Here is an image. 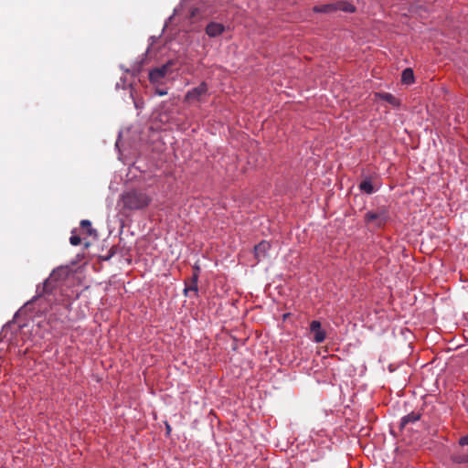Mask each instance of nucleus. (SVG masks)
<instances>
[{
  "mask_svg": "<svg viewBox=\"0 0 468 468\" xmlns=\"http://www.w3.org/2000/svg\"><path fill=\"white\" fill-rule=\"evenodd\" d=\"M152 200V197L141 189H129L124 191L118 200L120 213L129 215L134 211L144 210L150 206Z\"/></svg>",
  "mask_w": 468,
  "mask_h": 468,
  "instance_id": "f257e3e1",
  "label": "nucleus"
},
{
  "mask_svg": "<svg viewBox=\"0 0 468 468\" xmlns=\"http://www.w3.org/2000/svg\"><path fill=\"white\" fill-rule=\"evenodd\" d=\"M388 220V213L385 207L378 208L377 211H367L364 216L366 224H373L377 228H382Z\"/></svg>",
  "mask_w": 468,
  "mask_h": 468,
  "instance_id": "f03ea898",
  "label": "nucleus"
},
{
  "mask_svg": "<svg viewBox=\"0 0 468 468\" xmlns=\"http://www.w3.org/2000/svg\"><path fill=\"white\" fill-rule=\"evenodd\" d=\"M208 87L206 82H201L197 87L190 90L185 96V101H201L203 98L207 94Z\"/></svg>",
  "mask_w": 468,
  "mask_h": 468,
  "instance_id": "7ed1b4c3",
  "label": "nucleus"
},
{
  "mask_svg": "<svg viewBox=\"0 0 468 468\" xmlns=\"http://www.w3.org/2000/svg\"><path fill=\"white\" fill-rule=\"evenodd\" d=\"M70 274L71 269L69 266H59L57 269L53 270V271L51 272L48 279V282L50 283L61 282L66 281Z\"/></svg>",
  "mask_w": 468,
  "mask_h": 468,
  "instance_id": "20e7f679",
  "label": "nucleus"
},
{
  "mask_svg": "<svg viewBox=\"0 0 468 468\" xmlns=\"http://www.w3.org/2000/svg\"><path fill=\"white\" fill-rule=\"evenodd\" d=\"M271 248V242L265 239L255 245L253 249L255 262L259 263L262 259L266 258Z\"/></svg>",
  "mask_w": 468,
  "mask_h": 468,
  "instance_id": "39448f33",
  "label": "nucleus"
},
{
  "mask_svg": "<svg viewBox=\"0 0 468 468\" xmlns=\"http://www.w3.org/2000/svg\"><path fill=\"white\" fill-rule=\"evenodd\" d=\"M310 333L313 335V340L315 343H322L326 338V332L322 328L319 321L314 320L310 323Z\"/></svg>",
  "mask_w": 468,
  "mask_h": 468,
  "instance_id": "423d86ee",
  "label": "nucleus"
},
{
  "mask_svg": "<svg viewBox=\"0 0 468 468\" xmlns=\"http://www.w3.org/2000/svg\"><path fill=\"white\" fill-rule=\"evenodd\" d=\"M206 34L210 37H216L222 35L225 31V27L221 23L210 22L206 27Z\"/></svg>",
  "mask_w": 468,
  "mask_h": 468,
  "instance_id": "0eeeda50",
  "label": "nucleus"
},
{
  "mask_svg": "<svg viewBox=\"0 0 468 468\" xmlns=\"http://www.w3.org/2000/svg\"><path fill=\"white\" fill-rule=\"evenodd\" d=\"M168 71V66L164 65L160 68H155L152 69L149 73V80L151 82L155 83L160 81L163 78L165 77Z\"/></svg>",
  "mask_w": 468,
  "mask_h": 468,
  "instance_id": "6e6552de",
  "label": "nucleus"
},
{
  "mask_svg": "<svg viewBox=\"0 0 468 468\" xmlns=\"http://www.w3.org/2000/svg\"><path fill=\"white\" fill-rule=\"evenodd\" d=\"M198 278L197 274H192V277L189 282H186L185 294L186 295L187 292L191 291L197 294L198 286H197Z\"/></svg>",
  "mask_w": 468,
  "mask_h": 468,
  "instance_id": "1a4fd4ad",
  "label": "nucleus"
},
{
  "mask_svg": "<svg viewBox=\"0 0 468 468\" xmlns=\"http://www.w3.org/2000/svg\"><path fill=\"white\" fill-rule=\"evenodd\" d=\"M415 78H414V72L410 68H407L402 71L401 74V82L403 84H412L414 83Z\"/></svg>",
  "mask_w": 468,
  "mask_h": 468,
  "instance_id": "9d476101",
  "label": "nucleus"
},
{
  "mask_svg": "<svg viewBox=\"0 0 468 468\" xmlns=\"http://www.w3.org/2000/svg\"><path fill=\"white\" fill-rule=\"evenodd\" d=\"M420 413L419 412H410V414L404 416L401 420L400 426L401 428L405 427L408 423L416 422L420 419Z\"/></svg>",
  "mask_w": 468,
  "mask_h": 468,
  "instance_id": "9b49d317",
  "label": "nucleus"
},
{
  "mask_svg": "<svg viewBox=\"0 0 468 468\" xmlns=\"http://www.w3.org/2000/svg\"><path fill=\"white\" fill-rule=\"evenodd\" d=\"M375 96L377 98H379V99L388 102L389 104H391L393 106L399 105V100L390 93H376Z\"/></svg>",
  "mask_w": 468,
  "mask_h": 468,
  "instance_id": "f8f14e48",
  "label": "nucleus"
},
{
  "mask_svg": "<svg viewBox=\"0 0 468 468\" xmlns=\"http://www.w3.org/2000/svg\"><path fill=\"white\" fill-rule=\"evenodd\" d=\"M359 189L362 193L370 195L374 192V186L370 178H366L359 184Z\"/></svg>",
  "mask_w": 468,
  "mask_h": 468,
  "instance_id": "ddd939ff",
  "label": "nucleus"
},
{
  "mask_svg": "<svg viewBox=\"0 0 468 468\" xmlns=\"http://www.w3.org/2000/svg\"><path fill=\"white\" fill-rule=\"evenodd\" d=\"M336 10H337V7L334 4L315 5L313 8V11L314 13H331V12H334V11H336Z\"/></svg>",
  "mask_w": 468,
  "mask_h": 468,
  "instance_id": "4468645a",
  "label": "nucleus"
},
{
  "mask_svg": "<svg viewBox=\"0 0 468 468\" xmlns=\"http://www.w3.org/2000/svg\"><path fill=\"white\" fill-rule=\"evenodd\" d=\"M337 7V10H342L348 13H355L356 12V6L349 3V2H339L337 5H335Z\"/></svg>",
  "mask_w": 468,
  "mask_h": 468,
  "instance_id": "2eb2a0df",
  "label": "nucleus"
},
{
  "mask_svg": "<svg viewBox=\"0 0 468 468\" xmlns=\"http://www.w3.org/2000/svg\"><path fill=\"white\" fill-rule=\"evenodd\" d=\"M80 226L83 229H85L86 233L89 236L96 234V230L91 228V224L89 220H87V219L81 220Z\"/></svg>",
  "mask_w": 468,
  "mask_h": 468,
  "instance_id": "dca6fc26",
  "label": "nucleus"
},
{
  "mask_svg": "<svg viewBox=\"0 0 468 468\" xmlns=\"http://www.w3.org/2000/svg\"><path fill=\"white\" fill-rule=\"evenodd\" d=\"M70 244L73 246L80 245L81 242V239L79 236L73 235L69 239Z\"/></svg>",
  "mask_w": 468,
  "mask_h": 468,
  "instance_id": "f3484780",
  "label": "nucleus"
},
{
  "mask_svg": "<svg viewBox=\"0 0 468 468\" xmlns=\"http://www.w3.org/2000/svg\"><path fill=\"white\" fill-rule=\"evenodd\" d=\"M459 443L462 446L468 445V434L463 437H461L459 440Z\"/></svg>",
  "mask_w": 468,
  "mask_h": 468,
  "instance_id": "a211bd4d",
  "label": "nucleus"
},
{
  "mask_svg": "<svg viewBox=\"0 0 468 468\" xmlns=\"http://www.w3.org/2000/svg\"><path fill=\"white\" fill-rule=\"evenodd\" d=\"M199 273H200V267L198 265L195 264L193 266V274H197V277L198 278Z\"/></svg>",
  "mask_w": 468,
  "mask_h": 468,
  "instance_id": "6ab92c4d",
  "label": "nucleus"
},
{
  "mask_svg": "<svg viewBox=\"0 0 468 468\" xmlns=\"http://www.w3.org/2000/svg\"><path fill=\"white\" fill-rule=\"evenodd\" d=\"M453 460H454V462L459 463L468 462V455L464 458L454 457Z\"/></svg>",
  "mask_w": 468,
  "mask_h": 468,
  "instance_id": "aec40b11",
  "label": "nucleus"
}]
</instances>
